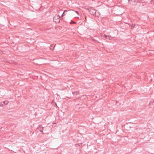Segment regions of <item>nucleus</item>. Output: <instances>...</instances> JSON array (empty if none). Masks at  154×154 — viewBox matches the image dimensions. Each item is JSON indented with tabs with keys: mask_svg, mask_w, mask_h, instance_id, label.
<instances>
[{
	"mask_svg": "<svg viewBox=\"0 0 154 154\" xmlns=\"http://www.w3.org/2000/svg\"><path fill=\"white\" fill-rule=\"evenodd\" d=\"M87 10H88L89 11L90 14L92 15H94L95 16L98 17L99 16V14H97V11L95 9H94L92 8H87Z\"/></svg>",
	"mask_w": 154,
	"mask_h": 154,
	"instance_id": "obj_1",
	"label": "nucleus"
},
{
	"mask_svg": "<svg viewBox=\"0 0 154 154\" xmlns=\"http://www.w3.org/2000/svg\"><path fill=\"white\" fill-rule=\"evenodd\" d=\"M4 104L2 103H0V106H3Z\"/></svg>",
	"mask_w": 154,
	"mask_h": 154,
	"instance_id": "obj_10",
	"label": "nucleus"
},
{
	"mask_svg": "<svg viewBox=\"0 0 154 154\" xmlns=\"http://www.w3.org/2000/svg\"><path fill=\"white\" fill-rule=\"evenodd\" d=\"M94 41H96V40H94Z\"/></svg>",
	"mask_w": 154,
	"mask_h": 154,
	"instance_id": "obj_12",
	"label": "nucleus"
},
{
	"mask_svg": "<svg viewBox=\"0 0 154 154\" xmlns=\"http://www.w3.org/2000/svg\"><path fill=\"white\" fill-rule=\"evenodd\" d=\"M67 10H65L63 12V13L62 14V15H61V17H62L63 16V15H64V13L65 12H67Z\"/></svg>",
	"mask_w": 154,
	"mask_h": 154,
	"instance_id": "obj_8",
	"label": "nucleus"
},
{
	"mask_svg": "<svg viewBox=\"0 0 154 154\" xmlns=\"http://www.w3.org/2000/svg\"><path fill=\"white\" fill-rule=\"evenodd\" d=\"M150 104H152V105H153L154 106V101L151 102L150 103Z\"/></svg>",
	"mask_w": 154,
	"mask_h": 154,
	"instance_id": "obj_9",
	"label": "nucleus"
},
{
	"mask_svg": "<svg viewBox=\"0 0 154 154\" xmlns=\"http://www.w3.org/2000/svg\"><path fill=\"white\" fill-rule=\"evenodd\" d=\"M129 2L132 5H136V3L140 2V0H128Z\"/></svg>",
	"mask_w": 154,
	"mask_h": 154,
	"instance_id": "obj_2",
	"label": "nucleus"
},
{
	"mask_svg": "<svg viewBox=\"0 0 154 154\" xmlns=\"http://www.w3.org/2000/svg\"><path fill=\"white\" fill-rule=\"evenodd\" d=\"M40 131L43 134H44V133L43 132V131L42 130H40Z\"/></svg>",
	"mask_w": 154,
	"mask_h": 154,
	"instance_id": "obj_11",
	"label": "nucleus"
},
{
	"mask_svg": "<svg viewBox=\"0 0 154 154\" xmlns=\"http://www.w3.org/2000/svg\"><path fill=\"white\" fill-rule=\"evenodd\" d=\"M60 17L58 15L54 17V21L56 23H59L60 22Z\"/></svg>",
	"mask_w": 154,
	"mask_h": 154,
	"instance_id": "obj_3",
	"label": "nucleus"
},
{
	"mask_svg": "<svg viewBox=\"0 0 154 154\" xmlns=\"http://www.w3.org/2000/svg\"><path fill=\"white\" fill-rule=\"evenodd\" d=\"M107 35H104H104H102V36L103 37H104V38H107Z\"/></svg>",
	"mask_w": 154,
	"mask_h": 154,
	"instance_id": "obj_7",
	"label": "nucleus"
},
{
	"mask_svg": "<svg viewBox=\"0 0 154 154\" xmlns=\"http://www.w3.org/2000/svg\"><path fill=\"white\" fill-rule=\"evenodd\" d=\"M76 93V95H77V94L78 93H79L78 92V91H74V92H72V93L73 94H75V93Z\"/></svg>",
	"mask_w": 154,
	"mask_h": 154,
	"instance_id": "obj_6",
	"label": "nucleus"
},
{
	"mask_svg": "<svg viewBox=\"0 0 154 154\" xmlns=\"http://www.w3.org/2000/svg\"><path fill=\"white\" fill-rule=\"evenodd\" d=\"M112 37L110 35H107V37L106 38L108 39L109 40H111L112 39Z\"/></svg>",
	"mask_w": 154,
	"mask_h": 154,
	"instance_id": "obj_5",
	"label": "nucleus"
},
{
	"mask_svg": "<svg viewBox=\"0 0 154 154\" xmlns=\"http://www.w3.org/2000/svg\"><path fill=\"white\" fill-rule=\"evenodd\" d=\"M2 103L4 105H7L8 103V101L6 100L2 102Z\"/></svg>",
	"mask_w": 154,
	"mask_h": 154,
	"instance_id": "obj_4",
	"label": "nucleus"
}]
</instances>
